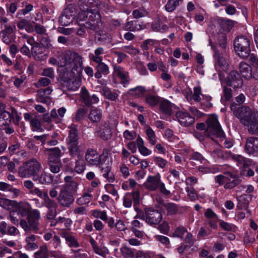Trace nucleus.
<instances>
[{"label":"nucleus","mask_w":258,"mask_h":258,"mask_svg":"<svg viewBox=\"0 0 258 258\" xmlns=\"http://www.w3.org/2000/svg\"><path fill=\"white\" fill-rule=\"evenodd\" d=\"M176 117L179 123L184 126H188L195 122V118L186 112L178 111L176 113Z\"/></svg>","instance_id":"nucleus-18"},{"label":"nucleus","mask_w":258,"mask_h":258,"mask_svg":"<svg viewBox=\"0 0 258 258\" xmlns=\"http://www.w3.org/2000/svg\"><path fill=\"white\" fill-rule=\"evenodd\" d=\"M101 93L107 99L111 101H115L117 99L119 94L114 91H111L107 87H104L102 88Z\"/></svg>","instance_id":"nucleus-33"},{"label":"nucleus","mask_w":258,"mask_h":258,"mask_svg":"<svg viewBox=\"0 0 258 258\" xmlns=\"http://www.w3.org/2000/svg\"><path fill=\"white\" fill-rule=\"evenodd\" d=\"M146 91V90L145 87L143 86H137L136 88L130 89L128 93L134 97H140L143 96Z\"/></svg>","instance_id":"nucleus-40"},{"label":"nucleus","mask_w":258,"mask_h":258,"mask_svg":"<svg viewBox=\"0 0 258 258\" xmlns=\"http://www.w3.org/2000/svg\"><path fill=\"white\" fill-rule=\"evenodd\" d=\"M231 157L233 160L237 162L238 165L243 167L248 165V163L246 158L239 155H231Z\"/></svg>","instance_id":"nucleus-49"},{"label":"nucleus","mask_w":258,"mask_h":258,"mask_svg":"<svg viewBox=\"0 0 258 258\" xmlns=\"http://www.w3.org/2000/svg\"><path fill=\"white\" fill-rule=\"evenodd\" d=\"M62 238H63L67 244L70 247L77 248L80 246V244L77 238L68 232L62 230L59 232Z\"/></svg>","instance_id":"nucleus-24"},{"label":"nucleus","mask_w":258,"mask_h":258,"mask_svg":"<svg viewBox=\"0 0 258 258\" xmlns=\"http://www.w3.org/2000/svg\"><path fill=\"white\" fill-rule=\"evenodd\" d=\"M212 48L214 51V57L215 60V67L218 69L219 71L225 72H227L229 68V63L223 57L222 53L213 46H212Z\"/></svg>","instance_id":"nucleus-13"},{"label":"nucleus","mask_w":258,"mask_h":258,"mask_svg":"<svg viewBox=\"0 0 258 258\" xmlns=\"http://www.w3.org/2000/svg\"><path fill=\"white\" fill-rule=\"evenodd\" d=\"M118 169L122 177L126 178L129 176L130 174L129 169L124 163H121L118 167Z\"/></svg>","instance_id":"nucleus-61"},{"label":"nucleus","mask_w":258,"mask_h":258,"mask_svg":"<svg viewBox=\"0 0 258 258\" xmlns=\"http://www.w3.org/2000/svg\"><path fill=\"white\" fill-rule=\"evenodd\" d=\"M92 198V195L91 194L85 192L81 197L77 199L76 203L80 206L87 204L90 202Z\"/></svg>","instance_id":"nucleus-43"},{"label":"nucleus","mask_w":258,"mask_h":258,"mask_svg":"<svg viewBox=\"0 0 258 258\" xmlns=\"http://www.w3.org/2000/svg\"><path fill=\"white\" fill-rule=\"evenodd\" d=\"M186 232L187 229L185 227L183 226L179 227L175 229L173 233V236L182 239L184 233Z\"/></svg>","instance_id":"nucleus-64"},{"label":"nucleus","mask_w":258,"mask_h":258,"mask_svg":"<svg viewBox=\"0 0 258 258\" xmlns=\"http://www.w3.org/2000/svg\"><path fill=\"white\" fill-rule=\"evenodd\" d=\"M43 200V206H45L50 210L52 211L53 209L56 208L57 206V203L54 200H51L48 195L46 196Z\"/></svg>","instance_id":"nucleus-47"},{"label":"nucleus","mask_w":258,"mask_h":258,"mask_svg":"<svg viewBox=\"0 0 258 258\" xmlns=\"http://www.w3.org/2000/svg\"><path fill=\"white\" fill-rule=\"evenodd\" d=\"M30 124L33 131H41V123L36 117H33L30 120Z\"/></svg>","instance_id":"nucleus-62"},{"label":"nucleus","mask_w":258,"mask_h":258,"mask_svg":"<svg viewBox=\"0 0 258 258\" xmlns=\"http://www.w3.org/2000/svg\"><path fill=\"white\" fill-rule=\"evenodd\" d=\"M99 5L98 0H78V6L80 8L86 7H97Z\"/></svg>","instance_id":"nucleus-39"},{"label":"nucleus","mask_w":258,"mask_h":258,"mask_svg":"<svg viewBox=\"0 0 258 258\" xmlns=\"http://www.w3.org/2000/svg\"><path fill=\"white\" fill-rule=\"evenodd\" d=\"M206 122L205 135L210 136L211 140H214L213 136L220 138H224L225 134L221 128L217 115H210Z\"/></svg>","instance_id":"nucleus-6"},{"label":"nucleus","mask_w":258,"mask_h":258,"mask_svg":"<svg viewBox=\"0 0 258 258\" xmlns=\"http://www.w3.org/2000/svg\"><path fill=\"white\" fill-rule=\"evenodd\" d=\"M218 23L221 29L223 30L229 32L234 26V21L231 20H227L223 18H219Z\"/></svg>","instance_id":"nucleus-35"},{"label":"nucleus","mask_w":258,"mask_h":258,"mask_svg":"<svg viewBox=\"0 0 258 258\" xmlns=\"http://www.w3.org/2000/svg\"><path fill=\"white\" fill-rule=\"evenodd\" d=\"M145 100L146 103L152 106L157 105L160 102V98L158 96L151 94L146 95Z\"/></svg>","instance_id":"nucleus-52"},{"label":"nucleus","mask_w":258,"mask_h":258,"mask_svg":"<svg viewBox=\"0 0 258 258\" xmlns=\"http://www.w3.org/2000/svg\"><path fill=\"white\" fill-rule=\"evenodd\" d=\"M238 203L237 207L239 209H247L248 205L249 202L247 199L246 195H242L237 198Z\"/></svg>","instance_id":"nucleus-44"},{"label":"nucleus","mask_w":258,"mask_h":258,"mask_svg":"<svg viewBox=\"0 0 258 258\" xmlns=\"http://www.w3.org/2000/svg\"><path fill=\"white\" fill-rule=\"evenodd\" d=\"M91 214L95 218L100 219L103 221H107L108 220V216L105 211H101L100 210H92Z\"/></svg>","instance_id":"nucleus-46"},{"label":"nucleus","mask_w":258,"mask_h":258,"mask_svg":"<svg viewBox=\"0 0 258 258\" xmlns=\"http://www.w3.org/2000/svg\"><path fill=\"white\" fill-rule=\"evenodd\" d=\"M86 168V164L83 159L81 158L79 159L75 162V166L74 170L77 173L80 174L83 172Z\"/></svg>","instance_id":"nucleus-48"},{"label":"nucleus","mask_w":258,"mask_h":258,"mask_svg":"<svg viewBox=\"0 0 258 258\" xmlns=\"http://www.w3.org/2000/svg\"><path fill=\"white\" fill-rule=\"evenodd\" d=\"M52 89L50 87H47L44 89H40L37 92L36 100L38 102L49 104L51 102L49 95L51 93Z\"/></svg>","instance_id":"nucleus-19"},{"label":"nucleus","mask_w":258,"mask_h":258,"mask_svg":"<svg viewBox=\"0 0 258 258\" xmlns=\"http://www.w3.org/2000/svg\"><path fill=\"white\" fill-rule=\"evenodd\" d=\"M35 258H44L48 256V249L46 246H42L34 254Z\"/></svg>","instance_id":"nucleus-60"},{"label":"nucleus","mask_w":258,"mask_h":258,"mask_svg":"<svg viewBox=\"0 0 258 258\" xmlns=\"http://www.w3.org/2000/svg\"><path fill=\"white\" fill-rule=\"evenodd\" d=\"M183 0H168L165 6V9L168 12H173L180 4L182 3Z\"/></svg>","instance_id":"nucleus-38"},{"label":"nucleus","mask_w":258,"mask_h":258,"mask_svg":"<svg viewBox=\"0 0 258 258\" xmlns=\"http://www.w3.org/2000/svg\"><path fill=\"white\" fill-rule=\"evenodd\" d=\"M230 108L241 123L247 127L251 134L258 133V115L252 112L250 108L246 106L240 107L233 102L230 105Z\"/></svg>","instance_id":"nucleus-1"},{"label":"nucleus","mask_w":258,"mask_h":258,"mask_svg":"<svg viewBox=\"0 0 258 258\" xmlns=\"http://www.w3.org/2000/svg\"><path fill=\"white\" fill-rule=\"evenodd\" d=\"M146 135L149 143L152 146L156 145L157 142V138L154 131L151 127H148L145 131Z\"/></svg>","instance_id":"nucleus-41"},{"label":"nucleus","mask_w":258,"mask_h":258,"mask_svg":"<svg viewBox=\"0 0 258 258\" xmlns=\"http://www.w3.org/2000/svg\"><path fill=\"white\" fill-rule=\"evenodd\" d=\"M31 206L28 202L21 203L19 207V211L22 216H28L31 212Z\"/></svg>","instance_id":"nucleus-42"},{"label":"nucleus","mask_w":258,"mask_h":258,"mask_svg":"<svg viewBox=\"0 0 258 258\" xmlns=\"http://www.w3.org/2000/svg\"><path fill=\"white\" fill-rule=\"evenodd\" d=\"M91 7L80 8L81 12L78 15L79 21H86V24L89 25L91 29L95 28V23L100 20V16L97 9H92Z\"/></svg>","instance_id":"nucleus-5"},{"label":"nucleus","mask_w":258,"mask_h":258,"mask_svg":"<svg viewBox=\"0 0 258 258\" xmlns=\"http://www.w3.org/2000/svg\"><path fill=\"white\" fill-rule=\"evenodd\" d=\"M201 95H202L201 88L199 86L195 87L194 88V94L189 97V99L199 102L201 100Z\"/></svg>","instance_id":"nucleus-58"},{"label":"nucleus","mask_w":258,"mask_h":258,"mask_svg":"<svg viewBox=\"0 0 258 258\" xmlns=\"http://www.w3.org/2000/svg\"><path fill=\"white\" fill-rule=\"evenodd\" d=\"M238 69L243 78L247 79L252 78V69L248 63L241 61L239 64Z\"/></svg>","instance_id":"nucleus-25"},{"label":"nucleus","mask_w":258,"mask_h":258,"mask_svg":"<svg viewBox=\"0 0 258 258\" xmlns=\"http://www.w3.org/2000/svg\"><path fill=\"white\" fill-rule=\"evenodd\" d=\"M69 128V134L67 140L69 154L72 157L77 156L81 158L83 155L84 151L79 145V132L77 126L72 124Z\"/></svg>","instance_id":"nucleus-3"},{"label":"nucleus","mask_w":258,"mask_h":258,"mask_svg":"<svg viewBox=\"0 0 258 258\" xmlns=\"http://www.w3.org/2000/svg\"><path fill=\"white\" fill-rule=\"evenodd\" d=\"M196 128L198 130L199 132H195L194 133V136L195 138L198 139L200 142L204 141L205 138H210V136H208L205 135V129H206V124L204 123H198L196 125Z\"/></svg>","instance_id":"nucleus-28"},{"label":"nucleus","mask_w":258,"mask_h":258,"mask_svg":"<svg viewBox=\"0 0 258 258\" xmlns=\"http://www.w3.org/2000/svg\"><path fill=\"white\" fill-rule=\"evenodd\" d=\"M54 176L49 173L43 171L40 175H37L33 178L35 182L43 185H49L52 183Z\"/></svg>","instance_id":"nucleus-21"},{"label":"nucleus","mask_w":258,"mask_h":258,"mask_svg":"<svg viewBox=\"0 0 258 258\" xmlns=\"http://www.w3.org/2000/svg\"><path fill=\"white\" fill-rule=\"evenodd\" d=\"M228 174L230 175V180L226 182L224 185V188L225 189H232L240 183V180L233 176L231 174L228 173Z\"/></svg>","instance_id":"nucleus-45"},{"label":"nucleus","mask_w":258,"mask_h":258,"mask_svg":"<svg viewBox=\"0 0 258 258\" xmlns=\"http://www.w3.org/2000/svg\"><path fill=\"white\" fill-rule=\"evenodd\" d=\"M136 143L141 154L145 156L151 154L152 151L145 146L144 142L141 137L139 136L137 138Z\"/></svg>","instance_id":"nucleus-32"},{"label":"nucleus","mask_w":258,"mask_h":258,"mask_svg":"<svg viewBox=\"0 0 258 258\" xmlns=\"http://www.w3.org/2000/svg\"><path fill=\"white\" fill-rule=\"evenodd\" d=\"M102 110L97 108H92L90 109L88 118L93 122H98L102 118Z\"/></svg>","instance_id":"nucleus-30"},{"label":"nucleus","mask_w":258,"mask_h":258,"mask_svg":"<svg viewBox=\"0 0 258 258\" xmlns=\"http://www.w3.org/2000/svg\"><path fill=\"white\" fill-rule=\"evenodd\" d=\"M36 236L35 235H28L25 238L26 249L31 250L37 249L38 247V245L36 242Z\"/></svg>","instance_id":"nucleus-34"},{"label":"nucleus","mask_w":258,"mask_h":258,"mask_svg":"<svg viewBox=\"0 0 258 258\" xmlns=\"http://www.w3.org/2000/svg\"><path fill=\"white\" fill-rule=\"evenodd\" d=\"M81 99L83 102L87 106H91L92 104L97 103L98 102L99 98L95 94L90 96L88 90L83 87L81 89Z\"/></svg>","instance_id":"nucleus-20"},{"label":"nucleus","mask_w":258,"mask_h":258,"mask_svg":"<svg viewBox=\"0 0 258 258\" xmlns=\"http://www.w3.org/2000/svg\"><path fill=\"white\" fill-rule=\"evenodd\" d=\"M250 41L249 38L244 36H238L234 40L235 52L242 59L247 58L250 54Z\"/></svg>","instance_id":"nucleus-9"},{"label":"nucleus","mask_w":258,"mask_h":258,"mask_svg":"<svg viewBox=\"0 0 258 258\" xmlns=\"http://www.w3.org/2000/svg\"><path fill=\"white\" fill-rule=\"evenodd\" d=\"M64 184L62 186L61 189L70 192L73 195L77 192L79 184L72 176H66L64 178Z\"/></svg>","instance_id":"nucleus-17"},{"label":"nucleus","mask_w":258,"mask_h":258,"mask_svg":"<svg viewBox=\"0 0 258 258\" xmlns=\"http://www.w3.org/2000/svg\"><path fill=\"white\" fill-rule=\"evenodd\" d=\"M14 28L10 25L6 24L1 31L3 41L7 44L11 43L13 39Z\"/></svg>","instance_id":"nucleus-23"},{"label":"nucleus","mask_w":258,"mask_h":258,"mask_svg":"<svg viewBox=\"0 0 258 258\" xmlns=\"http://www.w3.org/2000/svg\"><path fill=\"white\" fill-rule=\"evenodd\" d=\"M40 213L37 209H33L27 216V221L22 220L20 224L25 231H33L36 232L39 230Z\"/></svg>","instance_id":"nucleus-8"},{"label":"nucleus","mask_w":258,"mask_h":258,"mask_svg":"<svg viewBox=\"0 0 258 258\" xmlns=\"http://www.w3.org/2000/svg\"><path fill=\"white\" fill-rule=\"evenodd\" d=\"M87 112V109L85 107L79 108L74 118L75 121L80 122L85 118V115Z\"/></svg>","instance_id":"nucleus-54"},{"label":"nucleus","mask_w":258,"mask_h":258,"mask_svg":"<svg viewBox=\"0 0 258 258\" xmlns=\"http://www.w3.org/2000/svg\"><path fill=\"white\" fill-rule=\"evenodd\" d=\"M59 206L63 208H69L74 203L75 197L70 192L60 189L57 198Z\"/></svg>","instance_id":"nucleus-11"},{"label":"nucleus","mask_w":258,"mask_h":258,"mask_svg":"<svg viewBox=\"0 0 258 258\" xmlns=\"http://www.w3.org/2000/svg\"><path fill=\"white\" fill-rule=\"evenodd\" d=\"M145 188L149 191H155L159 189L160 192L165 196H169L170 190L167 189L165 184L161 181V175L159 173L155 175L149 176L143 184Z\"/></svg>","instance_id":"nucleus-7"},{"label":"nucleus","mask_w":258,"mask_h":258,"mask_svg":"<svg viewBox=\"0 0 258 258\" xmlns=\"http://www.w3.org/2000/svg\"><path fill=\"white\" fill-rule=\"evenodd\" d=\"M225 82L228 86L234 88H240L243 84V81L240 75L234 70L229 73L226 78Z\"/></svg>","instance_id":"nucleus-14"},{"label":"nucleus","mask_w":258,"mask_h":258,"mask_svg":"<svg viewBox=\"0 0 258 258\" xmlns=\"http://www.w3.org/2000/svg\"><path fill=\"white\" fill-rule=\"evenodd\" d=\"M245 149L248 154L258 153V138L251 137L248 138L245 146Z\"/></svg>","instance_id":"nucleus-22"},{"label":"nucleus","mask_w":258,"mask_h":258,"mask_svg":"<svg viewBox=\"0 0 258 258\" xmlns=\"http://www.w3.org/2000/svg\"><path fill=\"white\" fill-rule=\"evenodd\" d=\"M113 70L114 75L120 79L121 84L124 87H126L130 80L128 73L123 68L116 65L114 66Z\"/></svg>","instance_id":"nucleus-16"},{"label":"nucleus","mask_w":258,"mask_h":258,"mask_svg":"<svg viewBox=\"0 0 258 258\" xmlns=\"http://www.w3.org/2000/svg\"><path fill=\"white\" fill-rule=\"evenodd\" d=\"M122 256L124 258H134L135 254L133 249L130 247L124 245L120 249Z\"/></svg>","instance_id":"nucleus-51"},{"label":"nucleus","mask_w":258,"mask_h":258,"mask_svg":"<svg viewBox=\"0 0 258 258\" xmlns=\"http://www.w3.org/2000/svg\"><path fill=\"white\" fill-rule=\"evenodd\" d=\"M73 10L74 8L72 6H70L64 9L59 19V21L62 25L67 26L73 22L75 18Z\"/></svg>","instance_id":"nucleus-15"},{"label":"nucleus","mask_w":258,"mask_h":258,"mask_svg":"<svg viewBox=\"0 0 258 258\" xmlns=\"http://www.w3.org/2000/svg\"><path fill=\"white\" fill-rule=\"evenodd\" d=\"M12 116L8 111H4L0 113V121H2V124L7 125L11 121Z\"/></svg>","instance_id":"nucleus-55"},{"label":"nucleus","mask_w":258,"mask_h":258,"mask_svg":"<svg viewBox=\"0 0 258 258\" xmlns=\"http://www.w3.org/2000/svg\"><path fill=\"white\" fill-rule=\"evenodd\" d=\"M122 50L132 55H136L140 52L139 50L132 45L123 46Z\"/></svg>","instance_id":"nucleus-59"},{"label":"nucleus","mask_w":258,"mask_h":258,"mask_svg":"<svg viewBox=\"0 0 258 258\" xmlns=\"http://www.w3.org/2000/svg\"><path fill=\"white\" fill-rule=\"evenodd\" d=\"M102 171L104 172L103 173V176L106 178L108 182H113L115 181V177L113 174L111 172V168L109 167H106V168L102 169Z\"/></svg>","instance_id":"nucleus-56"},{"label":"nucleus","mask_w":258,"mask_h":258,"mask_svg":"<svg viewBox=\"0 0 258 258\" xmlns=\"http://www.w3.org/2000/svg\"><path fill=\"white\" fill-rule=\"evenodd\" d=\"M98 136L104 141L109 140L112 137V132L108 125H102L97 131Z\"/></svg>","instance_id":"nucleus-29"},{"label":"nucleus","mask_w":258,"mask_h":258,"mask_svg":"<svg viewBox=\"0 0 258 258\" xmlns=\"http://www.w3.org/2000/svg\"><path fill=\"white\" fill-rule=\"evenodd\" d=\"M173 106V104H171L168 100H164L160 103V109L165 115L170 116L172 114Z\"/></svg>","instance_id":"nucleus-31"},{"label":"nucleus","mask_w":258,"mask_h":258,"mask_svg":"<svg viewBox=\"0 0 258 258\" xmlns=\"http://www.w3.org/2000/svg\"><path fill=\"white\" fill-rule=\"evenodd\" d=\"M63 57L64 61L61 62V67L70 71L73 77H80L83 70L82 57L78 53L71 51H66Z\"/></svg>","instance_id":"nucleus-2"},{"label":"nucleus","mask_w":258,"mask_h":258,"mask_svg":"<svg viewBox=\"0 0 258 258\" xmlns=\"http://www.w3.org/2000/svg\"><path fill=\"white\" fill-rule=\"evenodd\" d=\"M163 208L167 211L168 215H173L178 213L179 208L177 205L173 203H166L162 205Z\"/></svg>","instance_id":"nucleus-36"},{"label":"nucleus","mask_w":258,"mask_h":258,"mask_svg":"<svg viewBox=\"0 0 258 258\" xmlns=\"http://www.w3.org/2000/svg\"><path fill=\"white\" fill-rule=\"evenodd\" d=\"M137 217L145 221L151 226L158 224L162 220V215L161 212L152 208L145 209L144 216L139 214Z\"/></svg>","instance_id":"nucleus-10"},{"label":"nucleus","mask_w":258,"mask_h":258,"mask_svg":"<svg viewBox=\"0 0 258 258\" xmlns=\"http://www.w3.org/2000/svg\"><path fill=\"white\" fill-rule=\"evenodd\" d=\"M30 194L42 199L48 195L47 191H43L38 187H35L32 190H30Z\"/></svg>","instance_id":"nucleus-57"},{"label":"nucleus","mask_w":258,"mask_h":258,"mask_svg":"<svg viewBox=\"0 0 258 258\" xmlns=\"http://www.w3.org/2000/svg\"><path fill=\"white\" fill-rule=\"evenodd\" d=\"M48 168L51 172L53 173H59L62 167L61 161H54L47 162Z\"/></svg>","instance_id":"nucleus-37"},{"label":"nucleus","mask_w":258,"mask_h":258,"mask_svg":"<svg viewBox=\"0 0 258 258\" xmlns=\"http://www.w3.org/2000/svg\"><path fill=\"white\" fill-rule=\"evenodd\" d=\"M198 170L203 173H216L220 171V168L216 166L209 167L200 166L198 167Z\"/></svg>","instance_id":"nucleus-50"},{"label":"nucleus","mask_w":258,"mask_h":258,"mask_svg":"<svg viewBox=\"0 0 258 258\" xmlns=\"http://www.w3.org/2000/svg\"><path fill=\"white\" fill-rule=\"evenodd\" d=\"M39 43L42 47L46 48H49L51 47L50 40L47 34L42 35L39 37Z\"/></svg>","instance_id":"nucleus-53"},{"label":"nucleus","mask_w":258,"mask_h":258,"mask_svg":"<svg viewBox=\"0 0 258 258\" xmlns=\"http://www.w3.org/2000/svg\"><path fill=\"white\" fill-rule=\"evenodd\" d=\"M45 151L48 152L47 162L61 160V152L59 148L55 147L46 149Z\"/></svg>","instance_id":"nucleus-26"},{"label":"nucleus","mask_w":258,"mask_h":258,"mask_svg":"<svg viewBox=\"0 0 258 258\" xmlns=\"http://www.w3.org/2000/svg\"><path fill=\"white\" fill-rule=\"evenodd\" d=\"M102 154H99L94 149L89 148L87 149L85 154V159L90 165L100 166L103 163Z\"/></svg>","instance_id":"nucleus-12"},{"label":"nucleus","mask_w":258,"mask_h":258,"mask_svg":"<svg viewBox=\"0 0 258 258\" xmlns=\"http://www.w3.org/2000/svg\"><path fill=\"white\" fill-rule=\"evenodd\" d=\"M146 28L145 24H140L137 22L131 21L124 24L123 29L125 31H136L144 29Z\"/></svg>","instance_id":"nucleus-27"},{"label":"nucleus","mask_w":258,"mask_h":258,"mask_svg":"<svg viewBox=\"0 0 258 258\" xmlns=\"http://www.w3.org/2000/svg\"><path fill=\"white\" fill-rule=\"evenodd\" d=\"M42 168L40 162L35 158H32L25 162L19 167L18 174L22 178H33L38 174Z\"/></svg>","instance_id":"nucleus-4"},{"label":"nucleus","mask_w":258,"mask_h":258,"mask_svg":"<svg viewBox=\"0 0 258 258\" xmlns=\"http://www.w3.org/2000/svg\"><path fill=\"white\" fill-rule=\"evenodd\" d=\"M214 179L216 183H218L220 185H222L224 184H225L226 182L230 180V179L228 176L221 174L216 176Z\"/></svg>","instance_id":"nucleus-63"}]
</instances>
